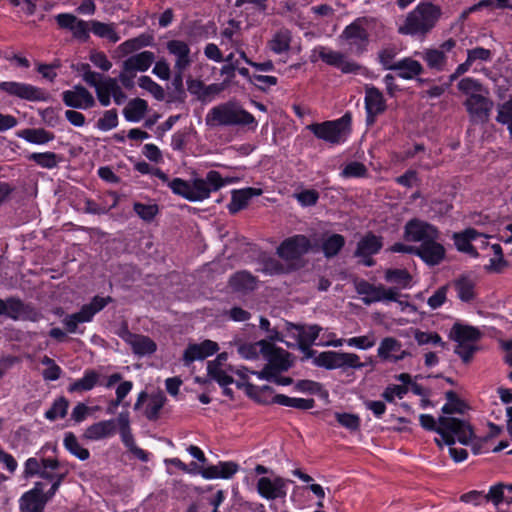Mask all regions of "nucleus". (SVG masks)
Returning a JSON list of instances; mask_svg holds the SVG:
<instances>
[{"label":"nucleus","mask_w":512,"mask_h":512,"mask_svg":"<svg viewBox=\"0 0 512 512\" xmlns=\"http://www.w3.org/2000/svg\"><path fill=\"white\" fill-rule=\"evenodd\" d=\"M0 316H6L13 320L29 319L37 321L39 313L31 306L26 305L21 299L9 297L6 300L0 298Z\"/></svg>","instance_id":"18"},{"label":"nucleus","mask_w":512,"mask_h":512,"mask_svg":"<svg viewBox=\"0 0 512 512\" xmlns=\"http://www.w3.org/2000/svg\"><path fill=\"white\" fill-rule=\"evenodd\" d=\"M491 249L494 257L490 259L488 265L484 266V269L489 273H501L508 266V263L503 256L502 247L500 244H493Z\"/></svg>","instance_id":"48"},{"label":"nucleus","mask_w":512,"mask_h":512,"mask_svg":"<svg viewBox=\"0 0 512 512\" xmlns=\"http://www.w3.org/2000/svg\"><path fill=\"white\" fill-rule=\"evenodd\" d=\"M261 354L268 361L267 365L274 373L285 372L292 366L291 354L274 344L260 340Z\"/></svg>","instance_id":"13"},{"label":"nucleus","mask_w":512,"mask_h":512,"mask_svg":"<svg viewBox=\"0 0 512 512\" xmlns=\"http://www.w3.org/2000/svg\"><path fill=\"white\" fill-rule=\"evenodd\" d=\"M310 239L302 234L286 238L277 248V254L285 261L298 260L311 249Z\"/></svg>","instance_id":"12"},{"label":"nucleus","mask_w":512,"mask_h":512,"mask_svg":"<svg viewBox=\"0 0 512 512\" xmlns=\"http://www.w3.org/2000/svg\"><path fill=\"white\" fill-rule=\"evenodd\" d=\"M45 499L32 497L31 493H24L19 500L20 512H43Z\"/></svg>","instance_id":"51"},{"label":"nucleus","mask_w":512,"mask_h":512,"mask_svg":"<svg viewBox=\"0 0 512 512\" xmlns=\"http://www.w3.org/2000/svg\"><path fill=\"white\" fill-rule=\"evenodd\" d=\"M19 137L32 144H45L54 139V134L43 128H27L19 132Z\"/></svg>","instance_id":"45"},{"label":"nucleus","mask_w":512,"mask_h":512,"mask_svg":"<svg viewBox=\"0 0 512 512\" xmlns=\"http://www.w3.org/2000/svg\"><path fill=\"white\" fill-rule=\"evenodd\" d=\"M118 427L119 434L123 444L127 449L139 460L147 461L148 454L143 449L139 448L134 440L132 430L130 427V415L128 411L121 412L116 419V428Z\"/></svg>","instance_id":"20"},{"label":"nucleus","mask_w":512,"mask_h":512,"mask_svg":"<svg viewBox=\"0 0 512 512\" xmlns=\"http://www.w3.org/2000/svg\"><path fill=\"white\" fill-rule=\"evenodd\" d=\"M27 158L28 160L35 162L38 166L46 169H53L57 167L60 162V157L51 151L31 153Z\"/></svg>","instance_id":"49"},{"label":"nucleus","mask_w":512,"mask_h":512,"mask_svg":"<svg viewBox=\"0 0 512 512\" xmlns=\"http://www.w3.org/2000/svg\"><path fill=\"white\" fill-rule=\"evenodd\" d=\"M262 190L260 188L247 187L240 190H233L231 201L228 204V211L230 214H236L242 209L246 208L250 199L255 196H260Z\"/></svg>","instance_id":"30"},{"label":"nucleus","mask_w":512,"mask_h":512,"mask_svg":"<svg viewBox=\"0 0 512 512\" xmlns=\"http://www.w3.org/2000/svg\"><path fill=\"white\" fill-rule=\"evenodd\" d=\"M366 174V166L363 163L357 161L348 163L341 172V176L344 178L364 177Z\"/></svg>","instance_id":"63"},{"label":"nucleus","mask_w":512,"mask_h":512,"mask_svg":"<svg viewBox=\"0 0 512 512\" xmlns=\"http://www.w3.org/2000/svg\"><path fill=\"white\" fill-rule=\"evenodd\" d=\"M354 287L356 292L362 296L361 300L365 305L398 301L399 292L395 287H385L382 284L374 285L364 279L355 280Z\"/></svg>","instance_id":"7"},{"label":"nucleus","mask_w":512,"mask_h":512,"mask_svg":"<svg viewBox=\"0 0 512 512\" xmlns=\"http://www.w3.org/2000/svg\"><path fill=\"white\" fill-rule=\"evenodd\" d=\"M481 335L479 329L460 323H455L450 331V338L461 343L475 344L481 338Z\"/></svg>","instance_id":"35"},{"label":"nucleus","mask_w":512,"mask_h":512,"mask_svg":"<svg viewBox=\"0 0 512 512\" xmlns=\"http://www.w3.org/2000/svg\"><path fill=\"white\" fill-rule=\"evenodd\" d=\"M165 397L163 395L152 396L146 406L145 416L149 420H157L159 413L165 404Z\"/></svg>","instance_id":"55"},{"label":"nucleus","mask_w":512,"mask_h":512,"mask_svg":"<svg viewBox=\"0 0 512 512\" xmlns=\"http://www.w3.org/2000/svg\"><path fill=\"white\" fill-rule=\"evenodd\" d=\"M116 434V420H101L89 425L82 434L86 441H100Z\"/></svg>","instance_id":"27"},{"label":"nucleus","mask_w":512,"mask_h":512,"mask_svg":"<svg viewBox=\"0 0 512 512\" xmlns=\"http://www.w3.org/2000/svg\"><path fill=\"white\" fill-rule=\"evenodd\" d=\"M229 182L228 179H223L218 171L210 170L205 178H195L190 182V201H203Z\"/></svg>","instance_id":"9"},{"label":"nucleus","mask_w":512,"mask_h":512,"mask_svg":"<svg viewBox=\"0 0 512 512\" xmlns=\"http://www.w3.org/2000/svg\"><path fill=\"white\" fill-rule=\"evenodd\" d=\"M459 91L470 97V95H481L482 84L471 77L463 78L457 85Z\"/></svg>","instance_id":"57"},{"label":"nucleus","mask_w":512,"mask_h":512,"mask_svg":"<svg viewBox=\"0 0 512 512\" xmlns=\"http://www.w3.org/2000/svg\"><path fill=\"white\" fill-rule=\"evenodd\" d=\"M118 335L131 346L134 354L145 356L153 354L156 349V343L148 336L134 334L127 327L121 329Z\"/></svg>","instance_id":"22"},{"label":"nucleus","mask_w":512,"mask_h":512,"mask_svg":"<svg viewBox=\"0 0 512 512\" xmlns=\"http://www.w3.org/2000/svg\"><path fill=\"white\" fill-rule=\"evenodd\" d=\"M300 350L304 353L306 359L313 358V363L318 367H323L328 370L343 369H361L365 366L360 361V357L355 353L338 352V351H324L316 355V351L311 349V346L298 345Z\"/></svg>","instance_id":"4"},{"label":"nucleus","mask_w":512,"mask_h":512,"mask_svg":"<svg viewBox=\"0 0 512 512\" xmlns=\"http://www.w3.org/2000/svg\"><path fill=\"white\" fill-rule=\"evenodd\" d=\"M441 16V8L430 2L418 4L399 26L401 35H425L432 30Z\"/></svg>","instance_id":"3"},{"label":"nucleus","mask_w":512,"mask_h":512,"mask_svg":"<svg viewBox=\"0 0 512 512\" xmlns=\"http://www.w3.org/2000/svg\"><path fill=\"white\" fill-rule=\"evenodd\" d=\"M276 395L273 388L268 385L256 386L253 384L247 386V396L260 404L276 403Z\"/></svg>","instance_id":"41"},{"label":"nucleus","mask_w":512,"mask_h":512,"mask_svg":"<svg viewBox=\"0 0 512 512\" xmlns=\"http://www.w3.org/2000/svg\"><path fill=\"white\" fill-rule=\"evenodd\" d=\"M440 236L436 226L418 218L409 220L404 226V238L420 243L416 246V256L428 266L439 265L445 259L446 250L439 242Z\"/></svg>","instance_id":"1"},{"label":"nucleus","mask_w":512,"mask_h":512,"mask_svg":"<svg viewBox=\"0 0 512 512\" xmlns=\"http://www.w3.org/2000/svg\"><path fill=\"white\" fill-rule=\"evenodd\" d=\"M239 470L237 463L232 461L219 462L217 465H211L202 468L199 473L205 479H229Z\"/></svg>","instance_id":"31"},{"label":"nucleus","mask_w":512,"mask_h":512,"mask_svg":"<svg viewBox=\"0 0 512 512\" xmlns=\"http://www.w3.org/2000/svg\"><path fill=\"white\" fill-rule=\"evenodd\" d=\"M154 42L152 34L143 33L135 38L128 39L118 46V50L123 55L131 54L141 48L151 46Z\"/></svg>","instance_id":"40"},{"label":"nucleus","mask_w":512,"mask_h":512,"mask_svg":"<svg viewBox=\"0 0 512 512\" xmlns=\"http://www.w3.org/2000/svg\"><path fill=\"white\" fill-rule=\"evenodd\" d=\"M118 125V114L116 109L107 110L97 121V128L102 131L114 129Z\"/></svg>","instance_id":"58"},{"label":"nucleus","mask_w":512,"mask_h":512,"mask_svg":"<svg viewBox=\"0 0 512 512\" xmlns=\"http://www.w3.org/2000/svg\"><path fill=\"white\" fill-rule=\"evenodd\" d=\"M345 238L341 234H332L324 239L322 251L326 258L335 257L344 247Z\"/></svg>","instance_id":"47"},{"label":"nucleus","mask_w":512,"mask_h":512,"mask_svg":"<svg viewBox=\"0 0 512 512\" xmlns=\"http://www.w3.org/2000/svg\"><path fill=\"white\" fill-rule=\"evenodd\" d=\"M285 328L296 338L298 345H305V348L312 346L322 331V327L317 324L306 326L286 322Z\"/></svg>","instance_id":"26"},{"label":"nucleus","mask_w":512,"mask_h":512,"mask_svg":"<svg viewBox=\"0 0 512 512\" xmlns=\"http://www.w3.org/2000/svg\"><path fill=\"white\" fill-rule=\"evenodd\" d=\"M241 35V22L235 19H230L227 26L221 31L222 44L227 41L228 43Z\"/></svg>","instance_id":"59"},{"label":"nucleus","mask_w":512,"mask_h":512,"mask_svg":"<svg viewBox=\"0 0 512 512\" xmlns=\"http://www.w3.org/2000/svg\"><path fill=\"white\" fill-rule=\"evenodd\" d=\"M385 280L405 289L411 286L412 276L406 269H387Z\"/></svg>","instance_id":"50"},{"label":"nucleus","mask_w":512,"mask_h":512,"mask_svg":"<svg viewBox=\"0 0 512 512\" xmlns=\"http://www.w3.org/2000/svg\"><path fill=\"white\" fill-rule=\"evenodd\" d=\"M133 210L143 221L151 222L159 213V206L155 203L144 204L141 202H135L133 204Z\"/></svg>","instance_id":"54"},{"label":"nucleus","mask_w":512,"mask_h":512,"mask_svg":"<svg viewBox=\"0 0 512 512\" xmlns=\"http://www.w3.org/2000/svg\"><path fill=\"white\" fill-rule=\"evenodd\" d=\"M340 38L346 41L350 52L356 55L362 54L369 43V34L362 26L360 19L346 26Z\"/></svg>","instance_id":"15"},{"label":"nucleus","mask_w":512,"mask_h":512,"mask_svg":"<svg viewBox=\"0 0 512 512\" xmlns=\"http://www.w3.org/2000/svg\"><path fill=\"white\" fill-rule=\"evenodd\" d=\"M463 105L469 115V119L473 124L487 123L490 113L494 107L491 99L481 95H470L464 101Z\"/></svg>","instance_id":"16"},{"label":"nucleus","mask_w":512,"mask_h":512,"mask_svg":"<svg viewBox=\"0 0 512 512\" xmlns=\"http://www.w3.org/2000/svg\"><path fill=\"white\" fill-rule=\"evenodd\" d=\"M110 302H112V298L110 296H95L90 303L83 305L78 312L66 315L62 320V323L69 333H76L78 324L92 321L94 315L101 311Z\"/></svg>","instance_id":"8"},{"label":"nucleus","mask_w":512,"mask_h":512,"mask_svg":"<svg viewBox=\"0 0 512 512\" xmlns=\"http://www.w3.org/2000/svg\"><path fill=\"white\" fill-rule=\"evenodd\" d=\"M480 233L474 228H468L460 233H454L453 240L458 251L467 253L474 258L479 256L471 241L475 240Z\"/></svg>","instance_id":"34"},{"label":"nucleus","mask_w":512,"mask_h":512,"mask_svg":"<svg viewBox=\"0 0 512 512\" xmlns=\"http://www.w3.org/2000/svg\"><path fill=\"white\" fill-rule=\"evenodd\" d=\"M90 29L94 35L99 38H104L111 43H116L120 40V36L116 31L114 23H104L97 20L90 22Z\"/></svg>","instance_id":"42"},{"label":"nucleus","mask_w":512,"mask_h":512,"mask_svg":"<svg viewBox=\"0 0 512 512\" xmlns=\"http://www.w3.org/2000/svg\"><path fill=\"white\" fill-rule=\"evenodd\" d=\"M290 480L280 476L274 478L260 477L256 483L258 494L266 500L284 499L287 495V484Z\"/></svg>","instance_id":"19"},{"label":"nucleus","mask_w":512,"mask_h":512,"mask_svg":"<svg viewBox=\"0 0 512 512\" xmlns=\"http://www.w3.org/2000/svg\"><path fill=\"white\" fill-rule=\"evenodd\" d=\"M382 247L383 238L373 232H368L358 241L354 256L360 258L364 266L372 267L375 265L373 255L378 254Z\"/></svg>","instance_id":"17"},{"label":"nucleus","mask_w":512,"mask_h":512,"mask_svg":"<svg viewBox=\"0 0 512 512\" xmlns=\"http://www.w3.org/2000/svg\"><path fill=\"white\" fill-rule=\"evenodd\" d=\"M396 54L397 52L394 48H384L378 53L379 62L384 69L394 71V67H396V62L394 61Z\"/></svg>","instance_id":"64"},{"label":"nucleus","mask_w":512,"mask_h":512,"mask_svg":"<svg viewBox=\"0 0 512 512\" xmlns=\"http://www.w3.org/2000/svg\"><path fill=\"white\" fill-rule=\"evenodd\" d=\"M351 120V114L345 113L336 120L312 123L307 126V129L318 139L336 145L346 140L351 130Z\"/></svg>","instance_id":"5"},{"label":"nucleus","mask_w":512,"mask_h":512,"mask_svg":"<svg viewBox=\"0 0 512 512\" xmlns=\"http://www.w3.org/2000/svg\"><path fill=\"white\" fill-rule=\"evenodd\" d=\"M62 101L67 107L81 110L93 108L96 104L92 93L80 84L62 92Z\"/></svg>","instance_id":"21"},{"label":"nucleus","mask_w":512,"mask_h":512,"mask_svg":"<svg viewBox=\"0 0 512 512\" xmlns=\"http://www.w3.org/2000/svg\"><path fill=\"white\" fill-rule=\"evenodd\" d=\"M366 123L372 125L378 115L386 110V102L382 92L374 86L365 87Z\"/></svg>","instance_id":"23"},{"label":"nucleus","mask_w":512,"mask_h":512,"mask_svg":"<svg viewBox=\"0 0 512 512\" xmlns=\"http://www.w3.org/2000/svg\"><path fill=\"white\" fill-rule=\"evenodd\" d=\"M167 50L175 56V71H185L193 62L189 45L182 40H170L167 42Z\"/></svg>","instance_id":"29"},{"label":"nucleus","mask_w":512,"mask_h":512,"mask_svg":"<svg viewBox=\"0 0 512 512\" xmlns=\"http://www.w3.org/2000/svg\"><path fill=\"white\" fill-rule=\"evenodd\" d=\"M148 104L144 99L135 98L128 102L123 110L124 117L129 122H138L146 114Z\"/></svg>","instance_id":"43"},{"label":"nucleus","mask_w":512,"mask_h":512,"mask_svg":"<svg viewBox=\"0 0 512 512\" xmlns=\"http://www.w3.org/2000/svg\"><path fill=\"white\" fill-rule=\"evenodd\" d=\"M69 402L65 397L57 398L51 408L46 411L45 418L50 421H55L58 418H64L67 414Z\"/></svg>","instance_id":"53"},{"label":"nucleus","mask_w":512,"mask_h":512,"mask_svg":"<svg viewBox=\"0 0 512 512\" xmlns=\"http://www.w3.org/2000/svg\"><path fill=\"white\" fill-rule=\"evenodd\" d=\"M209 127L242 126L255 130L258 122L255 117L236 101H227L212 107L205 116Z\"/></svg>","instance_id":"2"},{"label":"nucleus","mask_w":512,"mask_h":512,"mask_svg":"<svg viewBox=\"0 0 512 512\" xmlns=\"http://www.w3.org/2000/svg\"><path fill=\"white\" fill-rule=\"evenodd\" d=\"M496 121L506 125L510 134H512V97L498 107Z\"/></svg>","instance_id":"56"},{"label":"nucleus","mask_w":512,"mask_h":512,"mask_svg":"<svg viewBox=\"0 0 512 512\" xmlns=\"http://www.w3.org/2000/svg\"><path fill=\"white\" fill-rule=\"evenodd\" d=\"M275 400L276 404L299 410H309L315 406V400L313 398H293L284 394H277Z\"/></svg>","instance_id":"46"},{"label":"nucleus","mask_w":512,"mask_h":512,"mask_svg":"<svg viewBox=\"0 0 512 512\" xmlns=\"http://www.w3.org/2000/svg\"><path fill=\"white\" fill-rule=\"evenodd\" d=\"M475 286V281L466 275H462L453 281L457 297L463 302H470L475 299Z\"/></svg>","instance_id":"38"},{"label":"nucleus","mask_w":512,"mask_h":512,"mask_svg":"<svg viewBox=\"0 0 512 512\" xmlns=\"http://www.w3.org/2000/svg\"><path fill=\"white\" fill-rule=\"evenodd\" d=\"M218 344L212 340H205L200 344H190L183 353L185 365H190L196 360H203L218 351Z\"/></svg>","instance_id":"28"},{"label":"nucleus","mask_w":512,"mask_h":512,"mask_svg":"<svg viewBox=\"0 0 512 512\" xmlns=\"http://www.w3.org/2000/svg\"><path fill=\"white\" fill-rule=\"evenodd\" d=\"M508 489L512 492V485L505 486L503 484H497L490 488L489 492L487 493V502L491 501L495 506H499L503 502L511 503L512 497L506 496L504 493V490Z\"/></svg>","instance_id":"52"},{"label":"nucleus","mask_w":512,"mask_h":512,"mask_svg":"<svg viewBox=\"0 0 512 512\" xmlns=\"http://www.w3.org/2000/svg\"><path fill=\"white\" fill-rule=\"evenodd\" d=\"M258 280L247 271H238L234 273L228 281L229 287L240 293H247L257 288Z\"/></svg>","instance_id":"33"},{"label":"nucleus","mask_w":512,"mask_h":512,"mask_svg":"<svg viewBox=\"0 0 512 512\" xmlns=\"http://www.w3.org/2000/svg\"><path fill=\"white\" fill-rule=\"evenodd\" d=\"M291 41V31L287 28H281L268 41V47L275 54H282L290 50Z\"/></svg>","instance_id":"37"},{"label":"nucleus","mask_w":512,"mask_h":512,"mask_svg":"<svg viewBox=\"0 0 512 512\" xmlns=\"http://www.w3.org/2000/svg\"><path fill=\"white\" fill-rule=\"evenodd\" d=\"M437 433L448 446L453 445L456 440L467 444L473 436L471 426L466 421L452 416L439 417Z\"/></svg>","instance_id":"6"},{"label":"nucleus","mask_w":512,"mask_h":512,"mask_svg":"<svg viewBox=\"0 0 512 512\" xmlns=\"http://www.w3.org/2000/svg\"><path fill=\"white\" fill-rule=\"evenodd\" d=\"M456 46V41L452 38L444 41L437 48L424 49L420 54L427 67L431 70L442 72L448 67L447 53Z\"/></svg>","instance_id":"11"},{"label":"nucleus","mask_w":512,"mask_h":512,"mask_svg":"<svg viewBox=\"0 0 512 512\" xmlns=\"http://www.w3.org/2000/svg\"><path fill=\"white\" fill-rule=\"evenodd\" d=\"M63 445L69 453L81 461H85L90 457L89 450L79 443L78 438L73 432H66L64 434Z\"/></svg>","instance_id":"44"},{"label":"nucleus","mask_w":512,"mask_h":512,"mask_svg":"<svg viewBox=\"0 0 512 512\" xmlns=\"http://www.w3.org/2000/svg\"><path fill=\"white\" fill-rule=\"evenodd\" d=\"M99 381V374L92 369H88L84 372L82 378L77 379L69 384L67 390L69 393H82L92 390Z\"/></svg>","instance_id":"39"},{"label":"nucleus","mask_w":512,"mask_h":512,"mask_svg":"<svg viewBox=\"0 0 512 512\" xmlns=\"http://www.w3.org/2000/svg\"><path fill=\"white\" fill-rule=\"evenodd\" d=\"M414 338L419 345H426L431 343L435 345H441L442 347L445 346V343L442 341V338L436 332H424L416 330Z\"/></svg>","instance_id":"61"},{"label":"nucleus","mask_w":512,"mask_h":512,"mask_svg":"<svg viewBox=\"0 0 512 512\" xmlns=\"http://www.w3.org/2000/svg\"><path fill=\"white\" fill-rule=\"evenodd\" d=\"M0 91L7 93L9 96L31 102H45L49 99V94L44 89L28 83L16 81L1 82Z\"/></svg>","instance_id":"10"},{"label":"nucleus","mask_w":512,"mask_h":512,"mask_svg":"<svg viewBox=\"0 0 512 512\" xmlns=\"http://www.w3.org/2000/svg\"><path fill=\"white\" fill-rule=\"evenodd\" d=\"M168 187L176 195H179L186 200L190 201V182L185 181L181 178H174L171 182H168Z\"/></svg>","instance_id":"60"},{"label":"nucleus","mask_w":512,"mask_h":512,"mask_svg":"<svg viewBox=\"0 0 512 512\" xmlns=\"http://www.w3.org/2000/svg\"><path fill=\"white\" fill-rule=\"evenodd\" d=\"M394 71L397 72V76L405 79L411 80L421 75L424 71L422 64L412 59L411 57H405L399 61H396V67H394Z\"/></svg>","instance_id":"36"},{"label":"nucleus","mask_w":512,"mask_h":512,"mask_svg":"<svg viewBox=\"0 0 512 512\" xmlns=\"http://www.w3.org/2000/svg\"><path fill=\"white\" fill-rule=\"evenodd\" d=\"M318 55L324 63L339 69L344 74H358L363 69L360 64L349 59L344 53L324 46L318 48Z\"/></svg>","instance_id":"14"},{"label":"nucleus","mask_w":512,"mask_h":512,"mask_svg":"<svg viewBox=\"0 0 512 512\" xmlns=\"http://www.w3.org/2000/svg\"><path fill=\"white\" fill-rule=\"evenodd\" d=\"M139 86L149 91L157 100L164 98L163 88L154 82L149 76H141L139 78Z\"/></svg>","instance_id":"62"},{"label":"nucleus","mask_w":512,"mask_h":512,"mask_svg":"<svg viewBox=\"0 0 512 512\" xmlns=\"http://www.w3.org/2000/svg\"><path fill=\"white\" fill-rule=\"evenodd\" d=\"M154 61L155 54L153 52L143 51L128 57L122 65L126 71L137 73L147 71Z\"/></svg>","instance_id":"32"},{"label":"nucleus","mask_w":512,"mask_h":512,"mask_svg":"<svg viewBox=\"0 0 512 512\" xmlns=\"http://www.w3.org/2000/svg\"><path fill=\"white\" fill-rule=\"evenodd\" d=\"M111 97H113L117 105H121L127 99V95L118 84V80L112 77H105L103 86L98 89L97 99L102 106L107 107L111 103Z\"/></svg>","instance_id":"24"},{"label":"nucleus","mask_w":512,"mask_h":512,"mask_svg":"<svg viewBox=\"0 0 512 512\" xmlns=\"http://www.w3.org/2000/svg\"><path fill=\"white\" fill-rule=\"evenodd\" d=\"M377 356L382 361L398 362L410 356L407 350L402 349V343L394 337H385L381 340L378 349Z\"/></svg>","instance_id":"25"}]
</instances>
